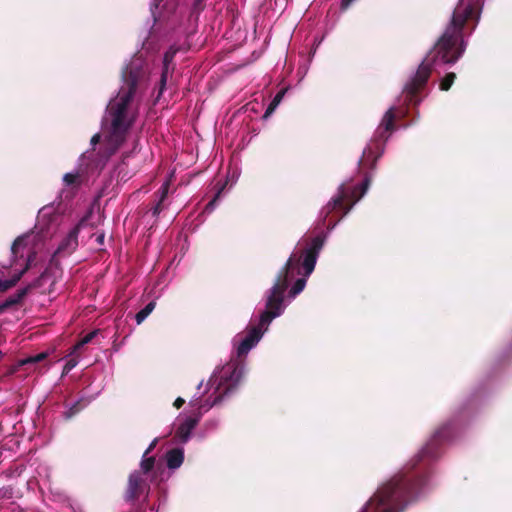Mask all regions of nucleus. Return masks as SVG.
Listing matches in <instances>:
<instances>
[{"instance_id":"f257e3e1","label":"nucleus","mask_w":512,"mask_h":512,"mask_svg":"<svg viewBox=\"0 0 512 512\" xmlns=\"http://www.w3.org/2000/svg\"><path fill=\"white\" fill-rule=\"evenodd\" d=\"M150 70L140 59L131 61L122 71V85L117 96L107 107L111 118L109 135L106 140V160L125 142L133 122L128 119V107L134 97L146 91L149 85Z\"/></svg>"},{"instance_id":"f03ea898","label":"nucleus","mask_w":512,"mask_h":512,"mask_svg":"<svg viewBox=\"0 0 512 512\" xmlns=\"http://www.w3.org/2000/svg\"><path fill=\"white\" fill-rule=\"evenodd\" d=\"M423 484L424 479L410 471L398 473L376 490L361 512H403Z\"/></svg>"},{"instance_id":"7ed1b4c3","label":"nucleus","mask_w":512,"mask_h":512,"mask_svg":"<svg viewBox=\"0 0 512 512\" xmlns=\"http://www.w3.org/2000/svg\"><path fill=\"white\" fill-rule=\"evenodd\" d=\"M381 154L382 151L380 150L379 144H375V147L374 145H369L364 149L362 157L359 160V171L363 174L364 178L360 187L356 188L352 193L354 199L348 202L345 193L342 191L339 196L333 198L324 207L322 211V213H324V221L332 212H340V218H342L349 212L352 206L364 196L372 180V175L367 169L371 171L375 170L377 160L381 157Z\"/></svg>"},{"instance_id":"20e7f679","label":"nucleus","mask_w":512,"mask_h":512,"mask_svg":"<svg viewBox=\"0 0 512 512\" xmlns=\"http://www.w3.org/2000/svg\"><path fill=\"white\" fill-rule=\"evenodd\" d=\"M299 258L296 255H291L287 260L285 266L279 271L275 283L269 290V295L266 300V309L260 315V325L268 326L271 321L280 316L283 311L284 293L288 288L289 271L294 262Z\"/></svg>"},{"instance_id":"39448f33","label":"nucleus","mask_w":512,"mask_h":512,"mask_svg":"<svg viewBox=\"0 0 512 512\" xmlns=\"http://www.w3.org/2000/svg\"><path fill=\"white\" fill-rule=\"evenodd\" d=\"M323 245L324 237L322 235H317L311 239L307 247L303 249L299 254L297 252L292 254L296 255V257L299 258V260L294 262L292 268L289 271V274L293 271L294 267H297V273L301 274L299 264L300 260L303 258L301 268L303 269L304 277L299 278L295 281V283L293 284L292 288L289 291V296L295 297L296 295L303 291L306 285V277H308L314 271L317 258L319 256L321 249L323 248Z\"/></svg>"},{"instance_id":"423d86ee","label":"nucleus","mask_w":512,"mask_h":512,"mask_svg":"<svg viewBox=\"0 0 512 512\" xmlns=\"http://www.w3.org/2000/svg\"><path fill=\"white\" fill-rule=\"evenodd\" d=\"M244 377V365L239 361H231L222 367L220 382L216 388L213 402L206 408L219 404L225 396L233 393Z\"/></svg>"},{"instance_id":"0eeeda50","label":"nucleus","mask_w":512,"mask_h":512,"mask_svg":"<svg viewBox=\"0 0 512 512\" xmlns=\"http://www.w3.org/2000/svg\"><path fill=\"white\" fill-rule=\"evenodd\" d=\"M451 435L452 430L449 424H444L439 427L422 450L413 458L412 468H415L422 462L437 459L441 453V445L448 441Z\"/></svg>"},{"instance_id":"6e6552de","label":"nucleus","mask_w":512,"mask_h":512,"mask_svg":"<svg viewBox=\"0 0 512 512\" xmlns=\"http://www.w3.org/2000/svg\"><path fill=\"white\" fill-rule=\"evenodd\" d=\"M150 483L148 477L142 476V472H132L128 476L127 486L124 491L126 502H135L141 496L148 497Z\"/></svg>"},{"instance_id":"1a4fd4ad","label":"nucleus","mask_w":512,"mask_h":512,"mask_svg":"<svg viewBox=\"0 0 512 512\" xmlns=\"http://www.w3.org/2000/svg\"><path fill=\"white\" fill-rule=\"evenodd\" d=\"M260 323L257 326H251L237 346L238 358L245 357L249 351L260 341L263 336V330Z\"/></svg>"},{"instance_id":"9d476101","label":"nucleus","mask_w":512,"mask_h":512,"mask_svg":"<svg viewBox=\"0 0 512 512\" xmlns=\"http://www.w3.org/2000/svg\"><path fill=\"white\" fill-rule=\"evenodd\" d=\"M80 228L79 226H75L67 236L61 241L57 250L54 253V256H66L70 255L78 246V234Z\"/></svg>"},{"instance_id":"9b49d317","label":"nucleus","mask_w":512,"mask_h":512,"mask_svg":"<svg viewBox=\"0 0 512 512\" xmlns=\"http://www.w3.org/2000/svg\"><path fill=\"white\" fill-rule=\"evenodd\" d=\"M177 53V49L170 48L168 51L165 52L163 57V69L160 77L159 82V91H158V97H160L165 90L166 82L168 78V74L170 70H173V67H171L173 59Z\"/></svg>"},{"instance_id":"f8f14e48","label":"nucleus","mask_w":512,"mask_h":512,"mask_svg":"<svg viewBox=\"0 0 512 512\" xmlns=\"http://www.w3.org/2000/svg\"><path fill=\"white\" fill-rule=\"evenodd\" d=\"M395 117V110L393 107H391L390 109H388V111L384 114L382 118L377 133L384 141L387 140L389 134L394 130Z\"/></svg>"},{"instance_id":"ddd939ff","label":"nucleus","mask_w":512,"mask_h":512,"mask_svg":"<svg viewBox=\"0 0 512 512\" xmlns=\"http://www.w3.org/2000/svg\"><path fill=\"white\" fill-rule=\"evenodd\" d=\"M32 288L33 285L29 284L26 287L19 289L14 295L9 296L5 301L1 302L0 314L13 306L21 304Z\"/></svg>"},{"instance_id":"4468645a","label":"nucleus","mask_w":512,"mask_h":512,"mask_svg":"<svg viewBox=\"0 0 512 512\" xmlns=\"http://www.w3.org/2000/svg\"><path fill=\"white\" fill-rule=\"evenodd\" d=\"M201 417V412L197 417H187L184 422H182L176 430V437L180 439L182 442H186L192 430L197 426L199 419Z\"/></svg>"},{"instance_id":"2eb2a0df","label":"nucleus","mask_w":512,"mask_h":512,"mask_svg":"<svg viewBox=\"0 0 512 512\" xmlns=\"http://www.w3.org/2000/svg\"><path fill=\"white\" fill-rule=\"evenodd\" d=\"M170 187V181H165L161 187L155 192L154 196L156 197L157 201L156 204L152 207V215L154 217H157L161 211L163 210V202L167 198L168 192Z\"/></svg>"},{"instance_id":"dca6fc26","label":"nucleus","mask_w":512,"mask_h":512,"mask_svg":"<svg viewBox=\"0 0 512 512\" xmlns=\"http://www.w3.org/2000/svg\"><path fill=\"white\" fill-rule=\"evenodd\" d=\"M154 468L155 457L143 454L142 460L140 462V469L135 470L134 472H142V476L148 477V479L150 478V481H153L156 477V471H154Z\"/></svg>"},{"instance_id":"f3484780","label":"nucleus","mask_w":512,"mask_h":512,"mask_svg":"<svg viewBox=\"0 0 512 512\" xmlns=\"http://www.w3.org/2000/svg\"><path fill=\"white\" fill-rule=\"evenodd\" d=\"M165 458L169 469H177L184 461V452L181 448H174L166 453Z\"/></svg>"},{"instance_id":"a211bd4d","label":"nucleus","mask_w":512,"mask_h":512,"mask_svg":"<svg viewBox=\"0 0 512 512\" xmlns=\"http://www.w3.org/2000/svg\"><path fill=\"white\" fill-rule=\"evenodd\" d=\"M28 262H30V258L28 259ZM29 269V263H27L26 267L18 274L14 275L10 279L2 280L0 278V293H5L19 282L22 275Z\"/></svg>"},{"instance_id":"6ab92c4d","label":"nucleus","mask_w":512,"mask_h":512,"mask_svg":"<svg viewBox=\"0 0 512 512\" xmlns=\"http://www.w3.org/2000/svg\"><path fill=\"white\" fill-rule=\"evenodd\" d=\"M28 235H21L19 237H17L12 246H11V253L12 255L17 258V257H22L23 254H22V250L26 247L27 245V239H28Z\"/></svg>"},{"instance_id":"aec40b11","label":"nucleus","mask_w":512,"mask_h":512,"mask_svg":"<svg viewBox=\"0 0 512 512\" xmlns=\"http://www.w3.org/2000/svg\"><path fill=\"white\" fill-rule=\"evenodd\" d=\"M155 301L149 302L144 308H142L135 316L137 324H141L155 309Z\"/></svg>"},{"instance_id":"412c9836","label":"nucleus","mask_w":512,"mask_h":512,"mask_svg":"<svg viewBox=\"0 0 512 512\" xmlns=\"http://www.w3.org/2000/svg\"><path fill=\"white\" fill-rule=\"evenodd\" d=\"M283 95H284V91H279L275 97L273 98V100L270 102V104L268 105L265 113H264V118H268L273 112L274 110L276 109V107L279 105V103L281 102L282 98H283Z\"/></svg>"},{"instance_id":"4be33fe9","label":"nucleus","mask_w":512,"mask_h":512,"mask_svg":"<svg viewBox=\"0 0 512 512\" xmlns=\"http://www.w3.org/2000/svg\"><path fill=\"white\" fill-rule=\"evenodd\" d=\"M455 79L456 74L454 72L447 73L440 81V90L448 91L451 88L452 84L454 83Z\"/></svg>"},{"instance_id":"5701e85b","label":"nucleus","mask_w":512,"mask_h":512,"mask_svg":"<svg viewBox=\"0 0 512 512\" xmlns=\"http://www.w3.org/2000/svg\"><path fill=\"white\" fill-rule=\"evenodd\" d=\"M97 334V331H92V332H89L88 334H86L80 341H78L73 349L74 351H77L79 350L80 348H82L84 345L90 343L92 341V339L96 336Z\"/></svg>"},{"instance_id":"b1692460","label":"nucleus","mask_w":512,"mask_h":512,"mask_svg":"<svg viewBox=\"0 0 512 512\" xmlns=\"http://www.w3.org/2000/svg\"><path fill=\"white\" fill-rule=\"evenodd\" d=\"M85 407V404L82 401H77L74 403L69 410L65 413L66 418H71L77 413H79L83 408Z\"/></svg>"},{"instance_id":"393cba45","label":"nucleus","mask_w":512,"mask_h":512,"mask_svg":"<svg viewBox=\"0 0 512 512\" xmlns=\"http://www.w3.org/2000/svg\"><path fill=\"white\" fill-rule=\"evenodd\" d=\"M224 189V187H221L217 193L214 195V197L207 203V205L205 206V212H211L213 211V209L215 208L216 204H217V201L219 200L220 198V195L222 193V190Z\"/></svg>"},{"instance_id":"a878e982","label":"nucleus","mask_w":512,"mask_h":512,"mask_svg":"<svg viewBox=\"0 0 512 512\" xmlns=\"http://www.w3.org/2000/svg\"><path fill=\"white\" fill-rule=\"evenodd\" d=\"M46 357H47L46 353H39L35 356L29 357V358L23 360L22 364L25 365V364L38 363V362H41L44 359H46Z\"/></svg>"},{"instance_id":"bb28decb","label":"nucleus","mask_w":512,"mask_h":512,"mask_svg":"<svg viewBox=\"0 0 512 512\" xmlns=\"http://www.w3.org/2000/svg\"><path fill=\"white\" fill-rule=\"evenodd\" d=\"M78 174L77 173H66L63 177V181L66 185H74L77 182Z\"/></svg>"},{"instance_id":"cd10ccee","label":"nucleus","mask_w":512,"mask_h":512,"mask_svg":"<svg viewBox=\"0 0 512 512\" xmlns=\"http://www.w3.org/2000/svg\"><path fill=\"white\" fill-rule=\"evenodd\" d=\"M205 1L206 0H194L192 5L193 11L197 13L203 11L205 8Z\"/></svg>"},{"instance_id":"c85d7f7f","label":"nucleus","mask_w":512,"mask_h":512,"mask_svg":"<svg viewBox=\"0 0 512 512\" xmlns=\"http://www.w3.org/2000/svg\"><path fill=\"white\" fill-rule=\"evenodd\" d=\"M205 1L206 0H194L192 5L193 11L197 13L203 11L205 8Z\"/></svg>"},{"instance_id":"c756f323","label":"nucleus","mask_w":512,"mask_h":512,"mask_svg":"<svg viewBox=\"0 0 512 512\" xmlns=\"http://www.w3.org/2000/svg\"><path fill=\"white\" fill-rule=\"evenodd\" d=\"M77 365V361L74 359H70L67 361V363L64 366V373L69 372L71 369H73Z\"/></svg>"},{"instance_id":"7c9ffc66","label":"nucleus","mask_w":512,"mask_h":512,"mask_svg":"<svg viewBox=\"0 0 512 512\" xmlns=\"http://www.w3.org/2000/svg\"><path fill=\"white\" fill-rule=\"evenodd\" d=\"M185 403V400L181 397L176 398L173 405L175 408L180 409Z\"/></svg>"},{"instance_id":"2f4dec72","label":"nucleus","mask_w":512,"mask_h":512,"mask_svg":"<svg viewBox=\"0 0 512 512\" xmlns=\"http://www.w3.org/2000/svg\"><path fill=\"white\" fill-rule=\"evenodd\" d=\"M355 0H341V9L346 10Z\"/></svg>"},{"instance_id":"473e14b6","label":"nucleus","mask_w":512,"mask_h":512,"mask_svg":"<svg viewBox=\"0 0 512 512\" xmlns=\"http://www.w3.org/2000/svg\"><path fill=\"white\" fill-rule=\"evenodd\" d=\"M157 439H154L152 441V443L149 445V447L146 449V451L144 452V455H148L149 453L152 452V450L155 448L156 444H157Z\"/></svg>"},{"instance_id":"72a5a7b5","label":"nucleus","mask_w":512,"mask_h":512,"mask_svg":"<svg viewBox=\"0 0 512 512\" xmlns=\"http://www.w3.org/2000/svg\"><path fill=\"white\" fill-rule=\"evenodd\" d=\"M100 140H101V136H100V134H98V133H97V134H94V135L92 136V138H91V144H92L93 146H95L96 144H98V143L100 142Z\"/></svg>"},{"instance_id":"f704fd0d","label":"nucleus","mask_w":512,"mask_h":512,"mask_svg":"<svg viewBox=\"0 0 512 512\" xmlns=\"http://www.w3.org/2000/svg\"><path fill=\"white\" fill-rule=\"evenodd\" d=\"M104 238H105V235H104L103 233H101V234L97 235V237H96V241H97L100 245H102V244L104 243Z\"/></svg>"},{"instance_id":"c9c22d12","label":"nucleus","mask_w":512,"mask_h":512,"mask_svg":"<svg viewBox=\"0 0 512 512\" xmlns=\"http://www.w3.org/2000/svg\"><path fill=\"white\" fill-rule=\"evenodd\" d=\"M262 330H263V331H264V330H267V326H266V325H265V326H263V327H262Z\"/></svg>"},{"instance_id":"e433bc0d","label":"nucleus","mask_w":512,"mask_h":512,"mask_svg":"<svg viewBox=\"0 0 512 512\" xmlns=\"http://www.w3.org/2000/svg\"><path fill=\"white\" fill-rule=\"evenodd\" d=\"M2 357V352L0 351V358Z\"/></svg>"}]
</instances>
